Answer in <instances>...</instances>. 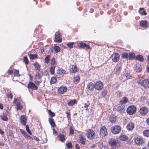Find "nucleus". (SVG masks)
I'll use <instances>...</instances> for the list:
<instances>
[{"mask_svg": "<svg viewBox=\"0 0 149 149\" xmlns=\"http://www.w3.org/2000/svg\"><path fill=\"white\" fill-rule=\"evenodd\" d=\"M54 41L55 42H60L62 41L61 35L59 32H56L55 35Z\"/></svg>", "mask_w": 149, "mask_h": 149, "instance_id": "7", "label": "nucleus"}, {"mask_svg": "<svg viewBox=\"0 0 149 149\" xmlns=\"http://www.w3.org/2000/svg\"><path fill=\"white\" fill-rule=\"evenodd\" d=\"M135 143L137 145H140L143 143V139L141 137H137L134 138Z\"/></svg>", "mask_w": 149, "mask_h": 149, "instance_id": "9", "label": "nucleus"}, {"mask_svg": "<svg viewBox=\"0 0 149 149\" xmlns=\"http://www.w3.org/2000/svg\"><path fill=\"white\" fill-rule=\"evenodd\" d=\"M7 96L8 98H10L11 99L12 98L13 96L12 94L11 93L8 94H7Z\"/></svg>", "mask_w": 149, "mask_h": 149, "instance_id": "57", "label": "nucleus"}, {"mask_svg": "<svg viewBox=\"0 0 149 149\" xmlns=\"http://www.w3.org/2000/svg\"><path fill=\"white\" fill-rule=\"evenodd\" d=\"M125 110V107L121 105L118 106L117 108V111L119 113L123 114Z\"/></svg>", "mask_w": 149, "mask_h": 149, "instance_id": "13", "label": "nucleus"}, {"mask_svg": "<svg viewBox=\"0 0 149 149\" xmlns=\"http://www.w3.org/2000/svg\"><path fill=\"white\" fill-rule=\"evenodd\" d=\"M67 88L66 87H60L58 90V93L62 94L65 92L67 90Z\"/></svg>", "mask_w": 149, "mask_h": 149, "instance_id": "17", "label": "nucleus"}, {"mask_svg": "<svg viewBox=\"0 0 149 149\" xmlns=\"http://www.w3.org/2000/svg\"><path fill=\"white\" fill-rule=\"evenodd\" d=\"M34 139L36 141H39V139L38 138L36 137V136H35L34 137Z\"/></svg>", "mask_w": 149, "mask_h": 149, "instance_id": "64", "label": "nucleus"}, {"mask_svg": "<svg viewBox=\"0 0 149 149\" xmlns=\"http://www.w3.org/2000/svg\"><path fill=\"white\" fill-rule=\"evenodd\" d=\"M67 147L68 148H71L72 147V143L70 142L66 144Z\"/></svg>", "mask_w": 149, "mask_h": 149, "instance_id": "52", "label": "nucleus"}, {"mask_svg": "<svg viewBox=\"0 0 149 149\" xmlns=\"http://www.w3.org/2000/svg\"><path fill=\"white\" fill-rule=\"evenodd\" d=\"M50 58V56L48 55H47L46 56L45 59V63H46L47 64H48L49 62Z\"/></svg>", "mask_w": 149, "mask_h": 149, "instance_id": "35", "label": "nucleus"}, {"mask_svg": "<svg viewBox=\"0 0 149 149\" xmlns=\"http://www.w3.org/2000/svg\"><path fill=\"white\" fill-rule=\"evenodd\" d=\"M34 66L36 70L40 71V65L37 63H34Z\"/></svg>", "mask_w": 149, "mask_h": 149, "instance_id": "34", "label": "nucleus"}, {"mask_svg": "<svg viewBox=\"0 0 149 149\" xmlns=\"http://www.w3.org/2000/svg\"><path fill=\"white\" fill-rule=\"evenodd\" d=\"M16 105L17 107L16 108L17 110L22 109V107L20 103L19 102L17 103Z\"/></svg>", "mask_w": 149, "mask_h": 149, "instance_id": "36", "label": "nucleus"}, {"mask_svg": "<svg viewBox=\"0 0 149 149\" xmlns=\"http://www.w3.org/2000/svg\"><path fill=\"white\" fill-rule=\"evenodd\" d=\"M132 78L133 76L132 75H130L128 73H127L125 74L124 77H123L122 78L125 80L128 79H131Z\"/></svg>", "mask_w": 149, "mask_h": 149, "instance_id": "24", "label": "nucleus"}, {"mask_svg": "<svg viewBox=\"0 0 149 149\" xmlns=\"http://www.w3.org/2000/svg\"><path fill=\"white\" fill-rule=\"evenodd\" d=\"M122 56L124 58H127L129 57V54L127 53L123 52L122 54Z\"/></svg>", "mask_w": 149, "mask_h": 149, "instance_id": "39", "label": "nucleus"}, {"mask_svg": "<svg viewBox=\"0 0 149 149\" xmlns=\"http://www.w3.org/2000/svg\"><path fill=\"white\" fill-rule=\"evenodd\" d=\"M90 105V103H89L88 101H87V103H85L84 104V108H86V107H88Z\"/></svg>", "mask_w": 149, "mask_h": 149, "instance_id": "55", "label": "nucleus"}, {"mask_svg": "<svg viewBox=\"0 0 149 149\" xmlns=\"http://www.w3.org/2000/svg\"><path fill=\"white\" fill-rule=\"evenodd\" d=\"M41 74L38 72H37L36 73L35 76V79H40L41 78Z\"/></svg>", "mask_w": 149, "mask_h": 149, "instance_id": "43", "label": "nucleus"}, {"mask_svg": "<svg viewBox=\"0 0 149 149\" xmlns=\"http://www.w3.org/2000/svg\"><path fill=\"white\" fill-rule=\"evenodd\" d=\"M74 44V42H70L68 43L67 44V45L70 48H72L73 47V45Z\"/></svg>", "mask_w": 149, "mask_h": 149, "instance_id": "50", "label": "nucleus"}, {"mask_svg": "<svg viewBox=\"0 0 149 149\" xmlns=\"http://www.w3.org/2000/svg\"><path fill=\"white\" fill-rule=\"evenodd\" d=\"M4 133V132L2 131L0 128V134H3Z\"/></svg>", "mask_w": 149, "mask_h": 149, "instance_id": "63", "label": "nucleus"}, {"mask_svg": "<svg viewBox=\"0 0 149 149\" xmlns=\"http://www.w3.org/2000/svg\"><path fill=\"white\" fill-rule=\"evenodd\" d=\"M23 135L25 138L27 139L30 137V136H29L26 133H25Z\"/></svg>", "mask_w": 149, "mask_h": 149, "instance_id": "59", "label": "nucleus"}, {"mask_svg": "<svg viewBox=\"0 0 149 149\" xmlns=\"http://www.w3.org/2000/svg\"><path fill=\"white\" fill-rule=\"evenodd\" d=\"M86 139L82 136H81L79 139V142L81 144H85Z\"/></svg>", "mask_w": 149, "mask_h": 149, "instance_id": "28", "label": "nucleus"}, {"mask_svg": "<svg viewBox=\"0 0 149 149\" xmlns=\"http://www.w3.org/2000/svg\"><path fill=\"white\" fill-rule=\"evenodd\" d=\"M127 137L125 135H123L120 136V139L122 141H125L127 139Z\"/></svg>", "mask_w": 149, "mask_h": 149, "instance_id": "33", "label": "nucleus"}, {"mask_svg": "<svg viewBox=\"0 0 149 149\" xmlns=\"http://www.w3.org/2000/svg\"><path fill=\"white\" fill-rule=\"evenodd\" d=\"M71 71L73 73L77 71V68L76 65H72V68H71Z\"/></svg>", "mask_w": 149, "mask_h": 149, "instance_id": "41", "label": "nucleus"}, {"mask_svg": "<svg viewBox=\"0 0 149 149\" xmlns=\"http://www.w3.org/2000/svg\"><path fill=\"white\" fill-rule=\"evenodd\" d=\"M24 60L26 65L28 64L29 63V61L27 57H24Z\"/></svg>", "mask_w": 149, "mask_h": 149, "instance_id": "53", "label": "nucleus"}, {"mask_svg": "<svg viewBox=\"0 0 149 149\" xmlns=\"http://www.w3.org/2000/svg\"><path fill=\"white\" fill-rule=\"evenodd\" d=\"M66 113L67 114V118H68L69 119L70 118V112L67 111L66 112Z\"/></svg>", "mask_w": 149, "mask_h": 149, "instance_id": "58", "label": "nucleus"}, {"mask_svg": "<svg viewBox=\"0 0 149 149\" xmlns=\"http://www.w3.org/2000/svg\"><path fill=\"white\" fill-rule=\"evenodd\" d=\"M103 87V84L100 81L97 82L95 84V88L97 90H101Z\"/></svg>", "mask_w": 149, "mask_h": 149, "instance_id": "6", "label": "nucleus"}, {"mask_svg": "<svg viewBox=\"0 0 149 149\" xmlns=\"http://www.w3.org/2000/svg\"><path fill=\"white\" fill-rule=\"evenodd\" d=\"M14 76H15L19 77V76L18 70H15L14 71Z\"/></svg>", "mask_w": 149, "mask_h": 149, "instance_id": "49", "label": "nucleus"}, {"mask_svg": "<svg viewBox=\"0 0 149 149\" xmlns=\"http://www.w3.org/2000/svg\"><path fill=\"white\" fill-rule=\"evenodd\" d=\"M134 127V125L133 123L130 122L127 125V128L129 131H131L133 129Z\"/></svg>", "mask_w": 149, "mask_h": 149, "instance_id": "18", "label": "nucleus"}, {"mask_svg": "<svg viewBox=\"0 0 149 149\" xmlns=\"http://www.w3.org/2000/svg\"><path fill=\"white\" fill-rule=\"evenodd\" d=\"M1 118L4 121H7L8 120V118L6 115L3 114L1 116Z\"/></svg>", "mask_w": 149, "mask_h": 149, "instance_id": "42", "label": "nucleus"}, {"mask_svg": "<svg viewBox=\"0 0 149 149\" xmlns=\"http://www.w3.org/2000/svg\"><path fill=\"white\" fill-rule=\"evenodd\" d=\"M77 102V100H70L68 103V105L70 106H72L73 105L75 104Z\"/></svg>", "mask_w": 149, "mask_h": 149, "instance_id": "26", "label": "nucleus"}, {"mask_svg": "<svg viewBox=\"0 0 149 149\" xmlns=\"http://www.w3.org/2000/svg\"><path fill=\"white\" fill-rule=\"evenodd\" d=\"M25 128L26 129V131L28 132L30 135H31V132L29 129V127L28 125L26 126Z\"/></svg>", "mask_w": 149, "mask_h": 149, "instance_id": "48", "label": "nucleus"}, {"mask_svg": "<svg viewBox=\"0 0 149 149\" xmlns=\"http://www.w3.org/2000/svg\"><path fill=\"white\" fill-rule=\"evenodd\" d=\"M128 101V99L127 97H123L120 101L119 103L121 104H126Z\"/></svg>", "mask_w": 149, "mask_h": 149, "instance_id": "21", "label": "nucleus"}, {"mask_svg": "<svg viewBox=\"0 0 149 149\" xmlns=\"http://www.w3.org/2000/svg\"><path fill=\"white\" fill-rule=\"evenodd\" d=\"M66 72V71L62 69H58L56 71L57 73L62 76L65 74Z\"/></svg>", "mask_w": 149, "mask_h": 149, "instance_id": "20", "label": "nucleus"}, {"mask_svg": "<svg viewBox=\"0 0 149 149\" xmlns=\"http://www.w3.org/2000/svg\"><path fill=\"white\" fill-rule=\"evenodd\" d=\"M78 46L79 47L86 48V49H90V46L89 45L83 43L81 42H79L77 44Z\"/></svg>", "mask_w": 149, "mask_h": 149, "instance_id": "15", "label": "nucleus"}, {"mask_svg": "<svg viewBox=\"0 0 149 149\" xmlns=\"http://www.w3.org/2000/svg\"><path fill=\"white\" fill-rule=\"evenodd\" d=\"M53 132L54 134L56 135L57 134V132L54 129H53Z\"/></svg>", "mask_w": 149, "mask_h": 149, "instance_id": "62", "label": "nucleus"}, {"mask_svg": "<svg viewBox=\"0 0 149 149\" xmlns=\"http://www.w3.org/2000/svg\"><path fill=\"white\" fill-rule=\"evenodd\" d=\"M109 143L112 148H116V147L118 145V140L113 139H110L109 141Z\"/></svg>", "mask_w": 149, "mask_h": 149, "instance_id": "4", "label": "nucleus"}, {"mask_svg": "<svg viewBox=\"0 0 149 149\" xmlns=\"http://www.w3.org/2000/svg\"><path fill=\"white\" fill-rule=\"evenodd\" d=\"M141 86L146 88H149V79H147L143 80L141 82H138Z\"/></svg>", "mask_w": 149, "mask_h": 149, "instance_id": "5", "label": "nucleus"}, {"mask_svg": "<svg viewBox=\"0 0 149 149\" xmlns=\"http://www.w3.org/2000/svg\"><path fill=\"white\" fill-rule=\"evenodd\" d=\"M100 132V134L102 136H105L107 134V128L104 126L101 128Z\"/></svg>", "mask_w": 149, "mask_h": 149, "instance_id": "10", "label": "nucleus"}, {"mask_svg": "<svg viewBox=\"0 0 149 149\" xmlns=\"http://www.w3.org/2000/svg\"><path fill=\"white\" fill-rule=\"evenodd\" d=\"M111 57L112 60L114 62H118L120 59V55L118 53H116L113 54Z\"/></svg>", "mask_w": 149, "mask_h": 149, "instance_id": "8", "label": "nucleus"}, {"mask_svg": "<svg viewBox=\"0 0 149 149\" xmlns=\"http://www.w3.org/2000/svg\"><path fill=\"white\" fill-rule=\"evenodd\" d=\"M136 59L141 61H143L144 58L141 55H138L136 56Z\"/></svg>", "mask_w": 149, "mask_h": 149, "instance_id": "29", "label": "nucleus"}, {"mask_svg": "<svg viewBox=\"0 0 149 149\" xmlns=\"http://www.w3.org/2000/svg\"><path fill=\"white\" fill-rule=\"evenodd\" d=\"M26 118L25 116L22 115L21 116L20 118V122L22 125L24 126L26 125Z\"/></svg>", "mask_w": 149, "mask_h": 149, "instance_id": "14", "label": "nucleus"}, {"mask_svg": "<svg viewBox=\"0 0 149 149\" xmlns=\"http://www.w3.org/2000/svg\"><path fill=\"white\" fill-rule=\"evenodd\" d=\"M86 135L88 139L92 140L95 137V134L93 130L89 129L87 130Z\"/></svg>", "mask_w": 149, "mask_h": 149, "instance_id": "1", "label": "nucleus"}, {"mask_svg": "<svg viewBox=\"0 0 149 149\" xmlns=\"http://www.w3.org/2000/svg\"><path fill=\"white\" fill-rule=\"evenodd\" d=\"M116 117L115 116L111 117L110 118V120L111 123H115L116 121Z\"/></svg>", "mask_w": 149, "mask_h": 149, "instance_id": "38", "label": "nucleus"}, {"mask_svg": "<svg viewBox=\"0 0 149 149\" xmlns=\"http://www.w3.org/2000/svg\"><path fill=\"white\" fill-rule=\"evenodd\" d=\"M69 134H74V130L71 126H70L69 129Z\"/></svg>", "mask_w": 149, "mask_h": 149, "instance_id": "47", "label": "nucleus"}, {"mask_svg": "<svg viewBox=\"0 0 149 149\" xmlns=\"http://www.w3.org/2000/svg\"><path fill=\"white\" fill-rule=\"evenodd\" d=\"M48 120L49 123L52 127H55L56 125L53 119L51 118H49Z\"/></svg>", "mask_w": 149, "mask_h": 149, "instance_id": "27", "label": "nucleus"}, {"mask_svg": "<svg viewBox=\"0 0 149 149\" xmlns=\"http://www.w3.org/2000/svg\"><path fill=\"white\" fill-rule=\"evenodd\" d=\"M20 132H21V133L23 135L24 134H25V133H26L25 131L23 129H20Z\"/></svg>", "mask_w": 149, "mask_h": 149, "instance_id": "60", "label": "nucleus"}, {"mask_svg": "<svg viewBox=\"0 0 149 149\" xmlns=\"http://www.w3.org/2000/svg\"><path fill=\"white\" fill-rule=\"evenodd\" d=\"M37 55L36 54H30V58L31 59H34L37 58Z\"/></svg>", "mask_w": 149, "mask_h": 149, "instance_id": "44", "label": "nucleus"}, {"mask_svg": "<svg viewBox=\"0 0 149 149\" xmlns=\"http://www.w3.org/2000/svg\"><path fill=\"white\" fill-rule=\"evenodd\" d=\"M142 68V66L141 65L137 64L136 66L135 71L136 72H139L141 71Z\"/></svg>", "mask_w": 149, "mask_h": 149, "instance_id": "23", "label": "nucleus"}, {"mask_svg": "<svg viewBox=\"0 0 149 149\" xmlns=\"http://www.w3.org/2000/svg\"><path fill=\"white\" fill-rule=\"evenodd\" d=\"M140 24L143 29H145L148 27L149 24L148 21L143 20L140 22Z\"/></svg>", "mask_w": 149, "mask_h": 149, "instance_id": "11", "label": "nucleus"}, {"mask_svg": "<svg viewBox=\"0 0 149 149\" xmlns=\"http://www.w3.org/2000/svg\"><path fill=\"white\" fill-rule=\"evenodd\" d=\"M129 59L130 60H133L136 58L134 53H131L129 55Z\"/></svg>", "mask_w": 149, "mask_h": 149, "instance_id": "30", "label": "nucleus"}, {"mask_svg": "<svg viewBox=\"0 0 149 149\" xmlns=\"http://www.w3.org/2000/svg\"><path fill=\"white\" fill-rule=\"evenodd\" d=\"M140 113L142 115L146 114L148 112V109L145 107H142L139 110Z\"/></svg>", "mask_w": 149, "mask_h": 149, "instance_id": "16", "label": "nucleus"}, {"mask_svg": "<svg viewBox=\"0 0 149 149\" xmlns=\"http://www.w3.org/2000/svg\"><path fill=\"white\" fill-rule=\"evenodd\" d=\"M55 62V60L54 58H52L50 63L52 65H54Z\"/></svg>", "mask_w": 149, "mask_h": 149, "instance_id": "54", "label": "nucleus"}, {"mask_svg": "<svg viewBox=\"0 0 149 149\" xmlns=\"http://www.w3.org/2000/svg\"><path fill=\"white\" fill-rule=\"evenodd\" d=\"M136 108L134 105H132L129 106L127 109V113L129 115H133L136 112Z\"/></svg>", "mask_w": 149, "mask_h": 149, "instance_id": "2", "label": "nucleus"}, {"mask_svg": "<svg viewBox=\"0 0 149 149\" xmlns=\"http://www.w3.org/2000/svg\"><path fill=\"white\" fill-rule=\"evenodd\" d=\"M57 81L56 78L54 77H52L50 81V83L51 84H54Z\"/></svg>", "mask_w": 149, "mask_h": 149, "instance_id": "37", "label": "nucleus"}, {"mask_svg": "<svg viewBox=\"0 0 149 149\" xmlns=\"http://www.w3.org/2000/svg\"><path fill=\"white\" fill-rule=\"evenodd\" d=\"M102 96L104 97H105L107 94V92L106 91L104 90L102 92Z\"/></svg>", "mask_w": 149, "mask_h": 149, "instance_id": "56", "label": "nucleus"}, {"mask_svg": "<svg viewBox=\"0 0 149 149\" xmlns=\"http://www.w3.org/2000/svg\"><path fill=\"white\" fill-rule=\"evenodd\" d=\"M27 87L33 90H37L38 89V87L33 83L31 82H29V83Z\"/></svg>", "mask_w": 149, "mask_h": 149, "instance_id": "12", "label": "nucleus"}, {"mask_svg": "<svg viewBox=\"0 0 149 149\" xmlns=\"http://www.w3.org/2000/svg\"><path fill=\"white\" fill-rule=\"evenodd\" d=\"M79 80L80 78L78 76H76L73 77V82L76 84L78 83Z\"/></svg>", "mask_w": 149, "mask_h": 149, "instance_id": "25", "label": "nucleus"}, {"mask_svg": "<svg viewBox=\"0 0 149 149\" xmlns=\"http://www.w3.org/2000/svg\"><path fill=\"white\" fill-rule=\"evenodd\" d=\"M143 133L144 136L147 137L149 136V130H144Z\"/></svg>", "mask_w": 149, "mask_h": 149, "instance_id": "40", "label": "nucleus"}, {"mask_svg": "<svg viewBox=\"0 0 149 149\" xmlns=\"http://www.w3.org/2000/svg\"><path fill=\"white\" fill-rule=\"evenodd\" d=\"M121 69L122 67L121 66L117 67L116 69V74L118 75L120 73Z\"/></svg>", "mask_w": 149, "mask_h": 149, "instance_id": "32", "label": "nucleus"}, {"mask_svg": "<svg viewBox=\"0 0 149 149\" xmlns=\"http://www.w3.org/2000/svg\"><path fill=\"white\" fill-rule=\"evenodd\" d=\"M121 127L119 125L113 126L111 127V132L115 134H118L121 130Z\"/></svg>", "mask_w": 149, "mask_h": 149, "instance_id": "3", "label": "nucleus"}, {"mask_svg": "<svg viewBox=\"0 0 149 149\" xmlns=\"http://www.w3.org/2000/svg\"><path fill=\"white\" fill-rule=\"evenodd\" d=\"M87 88L89 90L93 91L95 88V84L92 82L89 83L87 85Z\"/></svg>", "mask_w": 149, "mask_h": 149, "instance_id": "22", "label": "nucleus"}, {"mask_svg": "<svg viewBox=\"0 0 149 149\" xmlns=\"http://www.w3.org/2000/svg\"><path fill=\"white\" fill-rule=\"evenodd\" d=\"M139 12L141 14L143 15H146L147 13L146 11L143 10V8H140L139 10Z\"/></svg>", "mask_w": 149, "mask_h": 149, "instance_id": "31", "label": "nucleus"}, {"mask_svg": "<svg viewBox=\"0 0 149 149\" xmlns=\"http://www.w3.org/2000/svg\"><path fill=\"white\" fill-rule=\"evenodd\" d=\"M54 50L56 53H58L60 51V49L59 46H55L54 47Z\"/></svg>", "mask_w": 149, "mask_h": 149, "instance_id": "45", "label": "nucleus"}, {"mask_svg": "<svg viewBox=\"0 0 149 149\" xmlns=\"http://www.w3.org/2000/svg\"><path fill=\"white\" fill-rule=\"evenodd\" d=\"M48 113L49 115L52 117H54L55 116V113H54L52 112L50 110H49L48 111Z\"/></svg>", "mask_w": 149, "mask_h": 149, "instance_id": "51", "label": "nucleus"}, {"mask_svg": "<svg viewBox=\"0 0 149 149\" xmlns=\"http://www.w3.org/2000/svg\"><path fill=\"white\" fill-rule=\"evenodd\" d=\"M55 67L54 66H52L50 68V71L51 74H53L54 73Z\"/></svg>", "mask_w": 149, "mask_h": 149, "instance_id": "46", "label": "nucleus"}, {"mask_svg": "<svg viewBox=\"0 0 149 149\" xmlns=\"http://www.w3.org/2000/svg\"><path fill=\"white\" fill-rule=\"evenodd\" d=\"M63 134L60 133L58 136L60 140L62 142H64L65 140V133L63 132Z\"/></svg>", "mask_w": 149, "mask_h": 149, "instance_id": "19", "label": "nucleus"}, {"mask_svg": "<svg viewBox=\"0 0 149 149\" xmlns=\"http://www.w3.org/2000/svg\"><path fill=\"white\" fill-rule=\"evenodd\" d=\"M75 146L76 149H80V147L78 144H76Z\"/></svg>", "mask_w": 149, "mask_h": 149, "instance_id": "61", "label": "nucleus"}]
</instances>
